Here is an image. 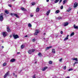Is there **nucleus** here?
I'll list each match as a JSON object with an SVG mask.
<instances>
[{"label": "nucleus", "instance_id": "e433bc0d", "mask_svg": "<svg viewBox=\"0 0 78 78\" xmlns=\"http://www.w3.org/2000/svg\"><path fill=\"white\" fill-rule=\"evenodd\" d=\"M61 9H63V6H62L60 8Z\"/></svg>", "mask_w": 78, "mask_h": 78}, {"label": "nucleus", "instance_id": "5701e85b", "mask_svg": "<svg viewBox=\"0 0 78 78\" xmlns=\"http://www.w3.org/2000/svg\"><path fill=\"white\" fill-rule=\"evenodd\" d=\"M51 47H51V46H50V47H46V50H48V49L49 48H51Z\"/></svg>", "mask_w": 78, "mask_h": 78}, {"label": "nucleus", "instance_id": "37998d69", "mask_svg": "<svg viewBox=\"0 0 78 78\" xmlns=\"http://www.w3.org/2000/svg\"><path fill=\"white\" fill-rule=\"evenodd\" d=\"M58 19H61V17H59L58 18Z\"/></svg>", "mask_w": 78, "mask_h": 78}, {"label": "nucleus", "instance_id": "bf43d9fd", "mask_svg": "<svg viewBox=\"0 0 78 78\" xmlns=\"http://www.w3.org/2000/svg\"><path fill=\"white\" fill-rule=\"evenodd\" d=\"M20 53V52H18L17 53V54H19Z\"/></svg>", "mask_w": 78, "mask_h": 78}, {"label": "nucleus", "instance_id": "423d86ee", "mask_svg": "<svg viewBox=\"0 0 78 78\" xmlns=\"http://www.w3.org/2000/svg\"><path fill=\"white\" fill-rule=\"evenodd\" d=\"M8 75H9V72H7L4 75V78H6L7 76H8Z\"/></svg>", "mask_w": 78, "mask_h": 78}, {"label": "nucleus", "instance_id": "9b49d317", "mask_svg": "<svg viewBox=\"0 0 78 78\" xmlns=\"http://www.w3.org/2000/svg\"><path fill=\"white\" fill-rule=\"evenodd\" d=\"M47 69V67H44V68L42 69V71H44V70H46Z\"/></svg>", "mask_w": 78, "mask_h": 78}, {"label": "nucleus", "instance_id": "4be33fe9", "mask_svg": "<svg viewBox=\"0 0 78 78\" xmlns=\"http://www.w3.org/2000/svg\"><path fill=\"white\" fill-rule=\"evenodd\" d=\"M39 8H37L36 9V11L37 12H39Z\"/></svg>", "mask_w": 78, "mask_h": 78}, {"label": "nucleus", "instance_id": "e2e57ef3", "mask_svg": "<svg viewBox=\"0 0 78 78\" xmlns=\"http://www.w3.org/2000/svg\"><path fill=\"white\" fill-rule=\"evenodd\" d=\"M13 0V1H15V0Z\"/></svg>", "mask_w": 78, "mask_h": 78}, {"label": "nucleus", "instance_id": "f704fd0d", "mask_svg": "<svg viewBox=\"0 0 78 78\" xmlns=\"http://www.w3.org/2000/svg\"><path fill=\"white\" fill-rule=\"evenodd\" d=\"M78 62H75V63L74 64V66H75V65L76 64H78Z\"/></svg>", "mask_w": 78, "mask_h": 78}, {"label": "nucleus", "instance_id": "680f3d73", "mask_svg": "<svg viewBox=\"0 0 78 78\" xmlns=\"http://www.w3.org/2000/svg\"><path fill=\"white\" fill-rule=\"evenodd\" d=\"M37 63V62H35V64H36Z\"/></svg>", "mask_w": 78, "mask_h": 78}, {"label": "nucleus", "instance_id": "58836bf2", "mask_svg": "<svg viewBox=\"0 0 78 78\" xmlns=\"http://www.w3.org/2000/svg\"><path fill=\"white\" fill-rule=\"evenodd\" d=\"M34 51H35V49H32V52H33Z\"/></svg>", "mask_w": 78, "mask_h": 78}, {"label": "nucleus", "instance_id": "cd10ccee", "mask_svg": "<svg viewBox=\"0 0 78 78\" xmlns=\"http://www.w3.org/2000/svg\"><path fill=\"white\" fill-rule=\"evenodd\" d=\"M66 2H67V0H64L63 2V4H65V3H66Z\"/></svg>", "mask_w": 78, "mask_h": 78}, {"label": "nucleus", "instance_id": "c03bdc74", "mask_svg": "<svg viewBox=\"0 0 78 78\" xmlns=\"http://www.w3.org/2000/svg\"><path fill=\"white\" fill-rule=\"evenodd\" d=\"M62 0H60L59 3H60L61 2H62Z\"/></svg>", "mask_w": 78, "mask_h": 78}, {"label": "nucleus", "instance_id": "7ed1b4c3", "mask_svg": "<svg viewBox=\"0 0 78 78\" xmlns=\"http://www.w3.org/2000/svg\"><path fill=\"white\" fill-rule=\"evenodd\" d=\"M2 15H3V13H1L0 15V21H1V22H2V21H3V16Z\"/></svg>", "mask_w": 78, "mask_h": 78}, {"label": "nucleus", "instance_id": "a878e982", "mask_svg": "<svg viewBox=\"0 0 78 78\" xmlns=\"http://www.w3.org/2000/svg\"><path fill=\"white\" fill-rule=\"evenodd\" d=\"M70 10H71V8H69L68 10H67V12H69L70 11Z\"/></svg>", "mask_w": 78, "mask_h": 78}, {"label": "nucleus", "instance_id": "4c0bfd02", "mask_svg": "<svg viewBox=\"0 0 78 78\" xmlns=\"http://www.w3.org/2000/svg\"><path fill=\"white\" fill-rule=\"evenodd\" d=\"M24 9V8L23 7H22L21 8V10H22V11H23V9Z\"/></svg>", "mask_w": 78, "mask_h": 78}, {"label": "nucleus", "instance_id": "2eb2a0df", "mask_svg": "<svg viewBox=\"0 0 78 78\" xmlns=\"http://www.w3.org/2000/svg\"><path fill=\"white\" fill-rule=\"evenodd\" d=\"M52 52L53 53H55L56 52H55V50L54 49H52Z\"/></svg>", "mask_w": 78, "mask_h": 78}, {"label": "nucleus", "instance_id": "0eeeda50", "mask_svg": "<svg viewBox=\"0 0 78 78\" xmlns=\"http://www.w3.org/2000/svg\"><path fill=\"white\" fill-rule=\"evenodd\" d=\"M69 24V23H67V22H65L64 23V27H66V26H67Z\"/></svg>", "mask_w": 78, "mask_h": 78}, {"label": "nucleus", "instance_id": "9d476101", "mask_svg": "<svg viewBox=\"0 0 78 78\" xmlns=\"http://www.w3.org/2000/svg\"><path fill=\"white\" fill-rule=\"evenodd\" d=\"M15 61H16L15 59L12 58L10 60V62H15Z\"/></svg>", "mask_w": 78, "mask_h": 78}, {"label": "nucleus", "instance_id": "412c9836", "mask_svg": "<svg viewBox=\"0 0 78 78\" xmlns=\"http://www.w3.org/2000/svg\"><path fill=\"white\" fill-rule=\"evenodd\" d=\"M67 39H69V38L68 37H66L65 38V39L64 40V41H67Z\"/></svg>", "mask_w": 78, "mask_h": 78}, {"label": "nucleus", "instance_id": "79ce46f5", "mask_svg": "<svg viewBox=\"0 0 78 78\" xmlns=\"http://www.w3.org/2000/svg\"><path fill=\"white\" fill-rule=\"evenodd\" d=\"M12 35H10L9 36V37H12Z\"/></svg>", "mask_w": 78, "mask_h": 78}, {"label": "nucleus", "instance_id": "c9c22d12", "mask_svg": "<svg viewBox=\"0 0 78 78\" xmlns=\"http://www.w3.org/2000/svg\"><path fill=\"white\" fill-rule=\"evenodd\" d=\"M63 69L64 70H66V66H65L63 68Z\"/></svg>", "mask_w": 78, "mask_h": 78}, {"label": "nucleus", "instance_id": "6e6d98bb", "mask_svg": "<svg viewBox=\"0 0 78 78\" xmlns=\"http://www.w3.org/2000/svg\"><path fill=\"white\" fill-rule=\"evenodd\" d=\"M28 37V36L26 35V36H25V37Z\"/></svg>", "mask_w": 78, "mask_h": 78}, {"label": "nucleus", "instance_id": "393cba45", "mask_svg": "<svg viewBox=\"0 0 78 78\" xmlns=\"http://www.w3.org/2000/svg\"><path fill=\"white\" fill-rule=\"evenodd\" d=\"M5 13H6V14H9V12H8V10H5Z\"/></svg>", "mask_w": 78, "mask_h": 78}, {"label": "nucleus", "instance_id": "bb28decb", "mask_svg": "<svg viewBox=\"0 0 78 78\" xmlns=\"http://www.w3.org/2000/svg\"><path fill=\"white\" fill-rule=\"evenodd\" d=\"M6 64L7 63L6 62L4 63L3 64V67H5V66H6Z\"/></svg>", "mask_w": 78, "mask_h": 78}, {"label": "nucleus", "instance_id": "de8ad7c7", "mask_svg": "<svg viewBox=\"0 0 78 78\" xmlns=\"http://www.w3.org/2000/svg\"><path fill=\"white\" fill-rule=\"evenodd\" d=\"M15 76L17 78V75H15Z\"/></svg>", "mask_w": 78, "mask_h": 78}, {"label": "nucleus", "instance_id": "09e8293b", "mask_svg": "<svg viewBox=\"0 0 78 78\" xmlns=\"http://www.w3.org/2000/svg\"><path fill=\"white\" fill-rule=\"evenodd\" d=\"M9 7H11V5H9Z\"/></svg>", "mask_w": 78, "mask_h": 78}, {"label": "nucleus", "instance_id": "3c124183", "mask_svg": "<svg viewBox=\"0 0 78 78\" xmlns=\"http://www.w3.org/2000/svg\"><path fill=\"white\" fill-rule=\"evenodd\" d=\"M46 2H49V0H46Z\"/></svg>", "mask_w": 78, "mask_h": 78}, {"label": "nucleus", "instance_id": "2f4dec72", "mask_svg": "<svg viewBox=\"0 0 78 78\" xmlns=\"http://www.w3.org/2000/svg\"><path fill=\"white\" fill-rule=\"evenodd\" d=\"M73 70V69H69L68 70V71H72Z\"/></svg>", "mask_w": 78, "mask_h": 78}, {"label": "nucleus", "instance_id": "052dcab7", "mask_svg": "<svg viewBox=\"0 0 78 78\" xmlns=\"http://www.w3.org/2000/svg\"><path fill=\"white\" fill-rule=\"evenodd\" d=\"M2 42H4V41H2Z\"/></svg>", "mask_w": 78, "mask_h": 78}, {"label": "nucleus", "instance_id": "4468645a", "mask_svg": "<svg viewBox=\"0 0 78 78\" xmlns=\"http://www.w3.org/2000/svg\"><path fill=\"white\" fill-rule=\"evenodd\" d=\"M59 12H60L59 10H57L56 11L55 13V14H58V13H59Z\"/></svg>", "mask_w": 78, "mask_h": 78}, {"label": "nucleus", "instance_id": "39448f33", "mask_svg": "<svg viewBox=\"0 0 78 78\" xmlns=\"http://www.w3.org/2000/svg\"><path fill=\"white\" fill-rule=\"evenodd\" d=\"M39 33V30H36V32H35L34 35H37V34Z\"/></svg>", "mask_w": 78, "mask_h": 78}, {"label": "nucleus", "instance_id": "a19ab883", "mask_svg": "<svg viewBox=\"0 0 78 78\" xmlns=\"http://www.w3.org/2000/svg\"><path fill=\"white\" fill-rule=\"evenodd\" d=\"M23 11H27V9H25V8H24V9H23Z\"/></svg>", "mask_w": 78, "mask_h": 78}, {"label": "nucleus", "instance_id": "c85d7f7f", "mask_svg": "<svg viewBox=\"0 0 78 78\" xmlns=\"http://www.w3.org/2000/svg\"><path fill=\"white\" fill-rule=\"evenodd\" d=\"M21 47L22 49H23V48L25 47V46H24V45H22L21 46Z\"/></svg>", "mask_w": 78, "mask_h": 78}, {"label": "nucleus", "instance_id": "b1692460", "mask_svg": "<svg viewBox=\"0 0 78 78\" xmlns=\"http://www.w3.org/2000/svg\"><path fill=\"white\" fill-rule=\"evenodd\" d=\"M59 0H55V1H54V3H58V2H59Z\"/></svg>", "mask_w": 78, "mask_h": 78}, {"label": "nucleus", "instance_id": "5fc2aeb1", "mask_svg": "<svg viewBox=\"0 0 78 78\" xmlns=\"http://www.w3.org/2000/svg\"><path fill=\"white\" fill-rule=\"evenodd\" d=\"M45 34H46L45 33H44V35H45Z\"/></svg>", "mask_w": 78, "mask_h": 78}, {"label": "nucleus", "instance_id": "aec40b11", "mask_svg": "<svg viewBox=\"0 0 78 78\" xmlns=\"http://www.w3.org/2000/svg\"><path fill=\"white\" fill-rule=\"evenodd\" d=\"M38 55L39 56H40V57L42 56V55L41 54V53L40 52H39L38 54Z\"/></svg>", "mask_w": 78, "mask_h": 78}, {"label": "nucleus", "instance_id": "a18cd8bd", "mask_svg": "<svg viewBox=\"0 0 78 78\" xmlns=\"http://www.w3.org/2000/svg\"><path fill=\"white\" fill-rule=\"evenodd\" d=\"M33 41L34 42V41H35V39H33Z\"/></svg>", "mask_w": 78, "mask_h": 78}, {"label": "nucleus", "instance_id": "7c9ffc66", "mask_svg": "<svg viewBox=\"0 0 78 78\" xmlns=\"http://www.w3.org/2000/svg\"><path fill=\"white\" fill-rule=\"evenodd\" d=\"M62 58H61L59 60V62H61V61H62Z\"/></svg>", "mask_w": 78, "mask_h": 78}, {"label": "nucleus", "instance_id": "20e7f679", "mask_svg": "<svg viewBox=\"0 0 78 78\" xmlns=\"http://www.w3.org/2000/svg\"><path fill=\"white\" fill-rule=\"evenodd\" d=\"M7 26V31L9 33H10L11 32V29H10L9 28V27L8 26Z\"/></svg>", "mask_w": 78, "mask_h": 78}, {"label": "nucleus", "instance_id": "8fccbe9b", "mask_svg": "<svg viewBox=\"0 0 78 78\" xmlns=\"http://www.w3.org/2000/svg\"><path fill=\"white\" fill-rule=\"evenodd\" d=\"M45 40V38H43V41H44V40Z\"/></svg>", "mask_w": 78, "mask_h": 78}, {"label": "nucleus", "instance_id": "6ab92c4d", "mask_svg": "<svg viewBox=\"0 0 78 78\" xmlns=\"http://www.w3.org/2000/svg\"><path fill=\"white\" fill-rule=\"evenodd\" d=\"M74 34H75V33L74 32H73L71 34L70 36V37L72 36H73Z\"/></svg>", "mask_w": 78, "mask_h": 78}, {"label": "nucleus", "instance_id": "473e14b6", "mask_svg": "<svg viewBox=\"0 0 78 78\" xmlns=\"http://www.w3.org/2000/svg\"><path fill=\"white\" fill-rule=\"evenodd\" d=\"M36 76V75H34L33 76V78H36V77H35Z\"/></svg>", "mask_w": 78, "mask_h": 78}, {"label": "nucleus", "instance_id": "13d9d810", "mask_svg": "<svg viewBox=\"0 0 78 78\" xmlns=\"http://www.w3.org/2000/svg\"><path fill=\"white\" fill-rule=\"evenodd\" d=\"M66 78H70V77H69V76H68V77H67Z\"/></svg>", "mask_w": 78, "mask_h": 78}, {"label": "nucleus", "instance_id": "f8f14e48", "mask_svg": "<svg viewBox=\"0 0 78 78\" xmlns=\"http://www.w3.org/2000/svg\"><path fill=\"white\" fill-rule=\"evenodd\" d=\"M50 10H48L47 12L46 15L47 16H48V15H49V14H50Z\"/></svg>", "mask_w": 78, "mask_h": 78}, {"label": "nucleus", "instance_id": "1a4fd4ad", "mask_svg": "<svg viewBox=\"0 0 78 78\" xmlns=\"http://www.w3.org/2000/svg\"><path fill=\"white\" fill-rule=\"evenodd\" d=\"M2 34L4 37H6V35H7V33L6 32H3Z\"/></svg>", "mask_w": 78, "mask_h": 78}, {"label": "nucleus", "instance_id": "6e6552de", "mask_svg": "<svg viewBox=\"0 0 78 78\" xmlns=\"http://www.w3.org/2000/svg\"><path fill=\"white\" fill-rule=\"evenodd\" d=\"M78 6V3L77 2H75L74 4V8H76V7H77Z\"/></svg>", "mask_w": 78, "mask_h": 78}, {"label": "nucleus", "instance_id": "f257e3e1", "mask_svg": "<svg viewBox=\"0 0 78 78\" xmlns=\"http://www.w3.org/2000/svg\"><path fill=\"white\" fill-rule=\"evenodd\" d=\"M12 35L13 37L15 39H17V38H19V37L17 34H13Z\"/></svg>", "mask_w": 78, "mask_h": 78}, {"label": "nucleus", "instance_id": "ddd939ff", "mask_svg": "<svg viewBox=\"0 0 78 78\" xmlns=\"http://www.w3.org/2000/svg\"><path fill=\"white\" fill-rule=\"evenodd\" d=\"M73 26L75 29H78V27L77 26H76L75 24H74Z\"/></svg>", "mask_w": 78, "mask_h": 78}, {"label": "nucleus", "instance_id": "864d4df0", "mask_svg": "<svg viewBox=\"0 0 78 78\" xmlns=\"http://www.w3.org/2000/svg\"><path fill=\"white\" fill-rule=\"evenodd\" d=\"M4 48V46H2V48Z\"/></svg>", "mask_w": 78, "mask_h": 78}, {"label": "nucleus", "instance_id": "4d7b16f0", "mask_svg": "<svg viewBox=\"0 0 78 78\" xmlns=\"http://www.w3.org/2000/svg\"><path fill=\"white\" fill-rule=\"evenodd\" d=\"M13 76H15V74L14 73H13Z\"/></svg>", "mask_w": 78, "mask_h": 78}, {"label": "nucleus", "instance_id": "f03ea898", "mask_svg": "<svg viewBox=\"0 0 78 78\" xmlns=\"http://www.w3.org/2000/svg\"><path fill=\"white\" fill-rule=\"evenodd\" d=\"M10 15L12 16H15L17 18H19V16H18V14H16L15 13H11Z\"/></svg>", "mask_w": 78, "mask_h": 78}, {"label": "nucleus", "instance_id": "f3484780", "mask_svg": "<svg viewBox=\"0 0 78 78\" xmlns=\"http://www.w3.org/2000/svg\"><path fill=\"white\" fill-rule=\"evenodd\" d=\"M72 60H75L76 61H78V59H77V58H72Z\"/></svg>", "mask_w": 78, "mask_h": 78}, {"label": "nucleus", "instance_id": "a211bd4d", "mask_svg": "<svg viewBox=\"0 0 78 78\" xmlns=\"http://www.w3.org/2000/svg\"><path fill=\"white\" fill-rule=\"evenodd\" d=\"M28 27L30 28V27H32V25L30 23H29L28 24Z\"/></svg>", "mask_w": 78, "mask_h": 78}, {"label": "nucleus", "instance_id": "dca6fc26", "mask_svg": "<svg viewBox=\"0 0 78 78\" xmlns=\"http://www.w3.org/2000/svg\"><path fill=\"white\" fill-rule=\"evenodd\" d=\"M28 53L29 54H31V53H32V51H31V50H29L28 51Z\"/></svg>", "mask_w": 78, "mask_h": 78}, {"label": "nucleus", "instance_id": "ea45409f", "mask_svg": "<svg viewBox=\"0 0 78 78\" xmlns=\"http://www.w3.org/2000/svg\"><path fill=\"white\" fill-rule=\"evenodd\" d=\"M60 33L62 34H63V32H62V31H61Z\"/></svg>", "mask_w": 78, "mask_h": 78}, {"label": "nucleus", "instance_id": "603ef678", "mask_svg": "<svg viewBox=\"0 0 78 78\" xmlns=\"http://www.w3.org/2000/svg\"><path fill=\"white\" fill-rule=\"evenodd\" d=\"M69 35H67L66 37H69Z\"/></svg>", "mask_w": 78, "mask_h": 78}, {"label": "nucleus", "instance_id": "c756f323", "mask_svg": "<svg viewBox=\"0 0 78 78\" xmlns=\"http://www.w3.org/2000/svg\"><path fill=\"white\" fill-rule=\"evenodd\" d=\"M52 62L51 61H50L49 62V64H52Z\"/></svg>", "mask_w": 78, "mask_h": 78}, {"label": "nucleus", "instance_id": "72a5a7b5", "mask_svg": "<svg viewBox=\"0 0 78 78\" xmlns=\"http://www.w3.org/2000/svg\"><path fill=\"white\" fill-rule=\"evenodd\" d=\"M35 5V2H33L32 3V5Z\"/></svg>", "mask_w": 78, "mask_h": 78}, {"label": "nucleus", "instance_id": "49530a36", "mask_svg": "<svg viewBox=\"0 0 78 78\" xmlns=\"http://www.w3.org/2000/svg\"><path fill=\"white\" fill-rule=\"evenodd\" d=\"M31 17H33V15L31 14L30 15Z\"/></svg>", "mask_w": 78, "mask_h": 78}]
</instances>
